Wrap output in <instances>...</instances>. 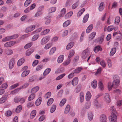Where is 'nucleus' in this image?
<instances>
[{"label":"nucleus","instance_id":"nucleus-58","mask_svg":"<svg viewBox=\"0 0 122 122\" xmlns=\"http://www.w3.org/2000/svg\"><path fill=\"white\" fill-rule=\"evenodd\" d=\"M94 105L97 107H98L100 106V105L97 100H95L94 102Z\"/></svg>","mask_w":122,"mask_h":122},{"label":"nucleus","instance_id":"nucleus-39","mask_svg":"<svg viewBox=\"0 0 122 122\" xmlns=\"http://www.w3.org/2000/svg\"><path fill=\"white\" fill-rule=\"evenodd\" d=\"M56 108V106L55 105H53L50 109V112L51 113H52L54 112Z\"/></svg>","mask_w":122,"mask_h":122},{"label":"nucleus","instance_id":"nucleus-18","mask_svg":"<svg viewBox=\"0 0 122 122\" xmlns=\"http://www.w3.org/2000/svg\"><path fill=\"white\" fill-rule=\"evenodd\" d=\"M97 85V82L96 80H94L91 83V86L93 88H96Z\"/></svg>","mask_w":122,"mask_h":122},{"label":"nucleus","instance_id":"nucleus-31","mask_svg":"<svg viewBox=\"0 0 122 122\" xmlns=\"http://www.w3.org/2000/svg\"><path fill=\"white\" fill-rule=\"evenodd\" d=\"M89 17V14H87L85 15L84 17L83 22L84 23L86 22L88 20Z\"/></svg>","mask_w":122,"mask_h":122},{"label":"nucleus","instance_id":"nucleus-47","mask_svg":"<svg viewBox=\"0 0 122 122\" xmlns=\"http://www.w3.org/2000/svg\"><path fill=\"white\" fill-rule=\"evenodd\" d=\"M33 51H32L30 49L27 50L25 52V55L26 56H29L30 55Z\"/></svg>","mask_w":122,"mask_h":122},{"label":"nucleus","instance_id":"nucleus-50","mask_svg":"<svg viewBox=\"0 0 122 122\" xmlns=\"http://www.w3.org/2000/svg\"><path fill=\"white\" fill-rule=\"evenodd\" d=\"M66 74L65 73L61 74L56 77V80H59L62 78Z\"/></svg>","mask_w":122,"mask_h":122},{"label":"nucleus","instance_id":"nucleus-17","mask_svg":"<svg viewBox=\"0 0 122 122\" xmlns=\"http://www.w3.org/2000/svg\"><path fill=\"white\" fill-rule=\"evenodd\" d=\"M36 95L34 93H32L28 97L29 101H31L34 99Z\"/></svg>","mask_w":122,"mask_h":122},{"label":"nucleus","instance_id":"nucleus-4","mask_svg":"<svg viewBox=\"0 0 122 122\" xmlns=\"http://www.w3.org/2000/svg\"><path fill=\"white\" fill-rule=\"evenodd\" d=\"M50 36L45 37L43 38L41 41V43L42 45H44L47 43L50 40Z\"/></svg>","mask_w":122,"mask_h":122},{"label":"nucleus","instance_id":"nucleus-6","mask_svg":"<svg viewBox=\"0 0 122 122\" xmlns=\"http://www.w3.org/2000/svg\"><path fill=\"white\" fill-rule=\"evenodd\" d=\"M15 63V60L14 59H11L10 60L9 63V67L10 69H11L14 67Z\"/></svg>","mask_w":122,"mask_h":122},{"label":"nucleus","instance_id":"nucleus-24","mask_svg":"<svg viewBox=\"0 0 122 122\" xmlns=\"http://www.w3.org/2000/svg\"><path fill=\"white\" fill-rule=\"evenodd\" d=\"M36 113V110H33L30 113V118L31 119L34 118L35 117Z\"/></svg>","mask_w":122,"mask_h":122},{"label":"nucleus","instance_id":"nucleus-15","mask_svg":"<svg viewBox=\"0 0 122 122\" xmlns=\"http://www.w3.org/2000/svg\"><path fill=\"white\" fill-rule=\"evenodd\" d=\"M73 14V12L72 11H71L67 13L65 16V18L67 19L70 18L72 16Z\"/></svg>","mask_w":122,"mask_h":122},{"label":"nucleus","instance_id":"nucleus-11","mask_svg":"<svg viewBox=\"0 0 122 122\" xmlns=\"http://www.w3.org/2000/svg\"><path fill=\"white\" fill-rule=\"evenodd\" d=\"M107 117L104 114L102 115L100 117V121L102 122H107Z\"/></svg>","mask_w":122,"mask_h":122},{"label":"nucleus","instance_id":"nucleus-34","mask_svg":"<svg viewBox=\"0 0 122 122\" xmlns=\"http://www.w3.org/2000/svg\"><path fill=\"white\" fill-rule=\"evenodd\" d=\"M30 71L28 70L27 71H24L21 74L22 77H24L27 76L29 73Z\"/></svg>","mask_w":122,"mask_h":122},{"label":"nucleus","instance_id":"nucleus-33","mask_svg":"<svg viewBox=\"0 0 122 122\" xmlns=\"http://www.w3.org/2000/svg\"><path fill=\"white\" fill-rule=\"evenodd\" d=\"M116 51V49L115 48H112L111 50L110 55V56H112L115 53Z\"/></svg>","mask_w":122,"mask_h":122},{"label":"nucleus","instance_id":"nucleus-59","mask_svg":"<svg viewBox=\"0 0 122 122\" xmlns=\"http://www.w3.org/2000/svg\"><path fill=\"white\" fill-rule=\"evenodd\" d=\"M43 67V65L42 64L38 66L36 68V71H38L41 69Z\"/></svg>","mask_w":122,"mask_h":122},{"label":"nucleus","instance_id":"nucleus-53","mask_svg":"<svg viewBox=\"0 0 122 122\" xmlns=\"http://www.w3.org/2000/svg\"><path fill=\"white\" fill-rule=\"evenodd\" d=\"M31 2V0H27L24 3V5L26 7L28 6Z\"/></svg>","mask_w":122,"mask_h":122},{"label":"nucleus","instance_id":"nucleus-32","mask_svg":"<svg viewBox=\"0 0 122 122\" xmlns=\"http://www.w3.org/2000/svg\"><path fill=\"white\" fill-rule=\"evenodd\" d=\"M56 10V8L55 7L50 8L48 10V11L50 13L54 12Z\"/></svg>","mask_w":122,"mask_h":122},{"label":"nucleus","instance_id":"nucleus-8","mask_svg":"<svg viewBox=\"0 0 122 122\" xmlns=\"http://www.w3.org/2000/svg\"><path fill=\"white\" fill-rule=\"evenodd\" d=\"M78 81V78L77 77H75L71 81L72 84L74 86H76L77 84Z\"/></svg>","mask_w":122,"mask_h":122},{"label":"nucleus","instance_id":"nucleus-46","mask_svg":"<svg viewBox=\"0 0 122 122\" xmlns=\"http://www.w3.org/2000/svg\"><path fill=\"white\" fill-rule=\"evenodd\" d=\"M13 52L12 50L11 49H8L6 51V54L9 55L12 54Z\"/></svg>","mask_w":122,"mask_h":122},{"label":"nucleus","instance_id":"nucleus-5","mask_svg":"<svg viewBox=\"0 0 122 122\" xmlns=\"http://www.w3.org/2000/svg\"><path fill=\"white\" fill-rule=\"evenodd\" d=\"M35 26L34 25H30L25 30V31L26 32L28 33L33 31L35 28Z\"/></svg>","mask_w":122,"mask_h":122},{"label":"nucleus","instance_id":"nucleus-62","mask_svg":"<svg viewBox=\"0 0 122 122\" xmlns=\"http://www.w3.org/2000/svg\"><path fill=\"white\" fill-rule=\"evenodd\" d=\"M114 27L113 26H110L107 27V30L108 31H110L112 30L114 28Z\"/></svg>","mask_w":122,"mask_h":122},{"label":"nucleus","instance_id":"nucleus-26","mask_svg":"<svg viewBox=\"0 0 122 122\" xmlns=\"http://www.w3.org/2000/svg\"><path fill=\"white\" fill-rule=\"evenodd\" d=\"M71 23V21L68 20L65 21L63 23V26L64 27H66L69 25Z\"/></svg>","mask_w":122,"mask_h":122},{"label":"nucleus","instance_id":"nucleus-28","mask_svg":"<svg viewBox=\"0 0 122 122\" xmlns=\"http://www.w3.org/2000/svg\"><path fill=\"white\" fill-rule=\"evenodd\" d=\"M74 45L73 42H71L69 43L66 46V49L69 50L72 48Z\"/></svg>","mask_w":122,"mask_h":122},{"label":"nucleus","instance_id":"nucleus-43","mask_svg":"<svg viewBox=\"0 0 122 122\" xmlns=\"http://www.w3.org/2000/svg\"><path fill=\"white\" fill-rule=\"evenodd\" d=\"M54 101V99L52 98H50L48 101L47 103V105L48 106L51 105L53 102Z\"/></svg>","mask_w":122,"mask_h":122},{"label":"nucleus","instance_id":"nucleus-22","mask_svg":"<svg viewBox=\"0 0 122 122\" xmlns=\"http://www.w3.org/2000/svg\"><path fill=\"white\" fill-rule=\"evenodd\" d=\"M39 87L38 86H36L32 88L31 90V92L33 93H36L39 90Z\"/></svg>","mask_w":122,"mask_h":122},{"label":"nucleus","instance_id":"nucleus-16","mask_svg":"<svg viewBox=\"0 0 122 122\" xmlns=\"http://www.w3.org/2000/svg\"><path fill=\"white\" fill-rule=\"evenodd\" d=\"M93 27L92 24L90 25L86 29V32L87 33H89L92 30Z\"/></svg>","mask_w":122,"mask_h":122},{"label":"nucleus","instance_id":"nucleus-21","mask_svg":"<svg viewBox=\"0 0 122 122\" xmlns=\"http://www.w3.org/2000/svg\"><path fill=\"white\" fill-rule=\"evenodd\" d=\"M42 99L40 97L38 98L36 100L35 102V104L37 106H38L40 105Z\"/></svg>","mask_w":122,"mask_h":122},{"label":"nucleus","instance_id":"nucleus-51","mask_svg":"<svg viewBox=\"0 0 122 122\" xmlns=\"http://www.w3.org/2000/svg\"><path fill=\"white\" fill-rule=\"evenodd\" d=\"M22 107L21 105L18 106L17 107L16 109V112L18 113L20 112L21 110Z\"/></svg>","mask_w":122,"mask_h":122},{"label":"nucleus","instance_id":"nucleus-61","mask_svg":"<svg viewBox=\"0 0 122 122\" xmlns=\"http://www.w3.org/2000/svg\"><path fill=\"white\" fill-rule=\"evenodd\" d=\"M100 64L103 68L106 66V64L105 61L103 60H102L100 62Z\"/></svg>","mask_w":122,"mask_h":122},{"label":"nucleus","instance_id":"nucleus-25","mask_svg":"<svg viewBox=\"0 0 122 122\" xmlns=\"http://www.w3.org/2000/svg\"><path fill=\"white\" fill-rule=\"evenodd\" d=\"M70 106L69 105H67L66 106L65 108L64 113L65 114H66L68 113L70 109Z\"/></svg>","mask_w":122,"mask_h":122},{"label":"nucleus","instance_id":"nucleus-35","mask_svg":"<svg viewBox=\"0 0 122 122\" xmlns=\"http://www.w3.org/2000/svg\"><path fill=\"white\" fill-rule=\"evenodd\" d=\"M82 69V68L79 67L74 70L73 72L74 73H77L80 72Z\"/></svg>","mask_w":122,"mask_h":122},{"label":"nucleus","instance_id":"nucleus-12","mask_svg":"<svg viewBox=\"0 0 122 122\" xmlns=\"http://www.w3.org/2000/svg\"><path fill=\"white\" fill-rule=\"evenodd\" d=\"M92 95L90 92L89 91L87 92L86 94V100L88 101L90 99Z\"/></svg>","mask_w":122,"mask_h":122},{"label":"nucleus","instance_id":"nucleus-3","mask_svg":"<svg viewBox=\"0 0 122 122\" xmlns=\"http://www.w3.org/2000/svg\"><path fill=\"white\" fill-rule=\"evenodd\" d=\"M110 119L112 122H116L117 121V117L116 112H112L110 116Z\"/></svg>","mask_w":122,"mask_h":122},{"label":"nucleus","instance_id":"nucleus-10","mask_svg":"<svg viewBox=\"0 0 122 122\" xmlns=\"http://www.w3.org/2000/svg\"><path fill=\"white\" fill-rule=\"evenodd\" d=\"M29 84L27 83H26L24 84L23 86L22 87H20L17 89L14 90V91L12 92L11 93H14L16 92L18 90H20L22 89V88H25L27 87L29 85Z\"/></svg>","mask_w":122,"mask_h":122},{"label":"nucleus","instance_id":"nucleus-9","mask_svg":"<svg viewBox=\"0 0 122 122\" xmlns=\"http://www.w3.org/2000/svg\"><path fill=\"white\" fill-rule=\"evenodd\" d=\"M104 99L107 102H110L111 101L110 97L109 94L107 93L104 94Z\"/></svg>","mask_w":122,"mask_h":122},{"label":"nucleus","instance_id":"nucleus-7","mask_svg":"<svg viewBox=\"0 0 122 122\" xmlns=\"http://www.w3.org/2000/svg\"><path fill=\"white\" fill-rule=\"evenodd\" d=\"M16 42L15 41H10L6 43L4 45V46L7 47H11L15 44Z\"/></svg>","mask_w":122,"mask_h":122},{"label":"nucleus","instance_id":"nucleus-1","mask_svg":"<svg viewBox=\"0 0 122 122\" xmlns=\"http://www.w3.org/2000/svg\"><path fill=\"white\" fill-rule=\"evenodd\" d=\"M114 77V79H115ZM120 82V81L118 78L114 80L112 83L110 82H108V90L109 91L111 90L113 87L114 88L117 87L119 85Z\"/></svg>","mask_w":122,"mask_h":122},{"label":"nucleus","instance_id":"nucleus-54","mask_svg":"<svg viewBox=\"0 0 122 122\" xmlns=\"http://www.w3.org/2000/svg\"><path fill=\"white\" fill-rule=\"evenodd\" d=\"M11 38V36H7L3 38L2 41H7L10 40L12 39Z\"/></svg>","mask_w":122,"mask_h":122},{"label":"nucleus","instance_id":"nucleus-55","mask_svg":"<svg viewBox=\"0 0 122 122\" xmlns=\"http://www.w3.org/2000/svg\"><path fill=\"white\" fill-rule=\"evenodd\" d=\"M39 35L37 34L34 35L32 38V41H36L38 39L39 37Z\"/></svg>","mask_w":122,"mask_h":122},{"label":"nucleus","instance_id":"nucleus-13","mask_svg":"<svg viewBox=\"0 0 122 122\" xmlns=\"http://www.w3.org/2000/svg\"><path fill=\"white\" fill-rule=\"evenodd\" d=\"M94 51L96 53H97L99 51H101L102 49L100 46H97L95 47L94 49Z\"/></svg>","mask_w":122,"mask_h":122},{"label":"nucleus","instance_id":"nucleus-14","mask_svg":"<svg viewBox=\"0 0 122 122\" xmlns=\"http://www.w3.org/2000/svg\"><path fill=\"white\" fill-rule=\"evenodd\" d=\"M103 40L104 39L103 37H100L96 39L95 41L96 43L101 44L102 42L103 41Z\"/></svg>","mask_w":122,"mask_h":122},{"label":"nucleus","instance_id":"nucleus-63","mask_svg":"<svg viewBox=\"0 0 122 122\" xmlns=\"http://www.w3.org/2000/svg\"><path fill=\"white\" fill-rule=\"evenodd\" d=\"M70 62V60L68 59L65 61L63 63V64L64 66H66L69 64Z\"/></svg>","mask_w":122,"mask_h":122},{"label":"nucleus","instance_id":"nucleus-52","mask_svg":"<svg viewBox=\"0 0 122 122\" xmlns=\"http://www.w3.org/2000/svg\"><path fill=\"white\" fill-rule=\"evenodd\" d=\"M33 43L32 42H30L26 45L24 46V48L25 49H27L30 48L32 45Z\"/></svg>","mask_w":122,"mask_h":122},{"label":"nucleus","instance_id":"nucleus-57","mask_svg":"<svg viewBox=\"0 0 122 122\" xmlns=\"http://www.w3.org/2000/svg\"><path fill=\"white\" fill-rule=\"evenodd\" d=\"M7 87V84L6 83H5L2 84L0 87V89H6Z\"/></svg>","mask_w":122,"mask_h":122},{"label":"nucleus","instance_id":"nucleus-19","mask_svg":"<svg viewBox=\"0 0 122 122\" xmlns=\"http://www.w3.org/2000/svg\"><path fill=\"white\" fill-rule=\"evenodd\" d=\"M45 24L46 25H48L50 24L51 21V19L49 16L46 17L45 18Z\"/></svg>","mask_w":122,"mask_h":122},{"label":"nucleus","instance_id":"nucleus-60","mask_svg":"<svg viewBox=\"0 0 122 122\" xmlns=\"http://www.w3.org/2000/svg\"><path fill=\"white\" fill-rule=\"evenodd\" d=\"M74 76V72H72L68 75L67 76V77L69 79H71L73 78Z\"/></svg>","mask_w":122,"mask_h":122},{"label":"nucleus","instance_id":"nucleus-2","mask_svg":"<svg viewBox=\"0 0 122 122\" xmlns=\"http://www.w3.org/2000/svg\"><path fill=\"white\" fill-rule=\"evenodd\" d=\"M90 53V49L87 48L84 50L82 52L81 55V58L84 59H86L88 57Z\"/></svg>","mask_w":122,"mask_h":122},{"label":"nucleus","instance_id":"nucleus-44","mask_svg":"<svg viewBox=\"0 0 122 122\" xmlns=\"http://www.w3.org/2000/svg\"><path fill=\"white\" fill-rule=\"evenodd\" d=\"M52 46L51 43H49L46 44L44 47V49L46 50H48Z\"/></svg>","mask_w":122,"mask_h":122},{"label":"nucleus","instance_id":"nucleus-29","mask_svg":"<svg viewBox=\"0 0 122 122\" xmlns=\"http://www.w3.org/2000/svg\"><path fill=\"white\" fill-rule=\"evenodd\" d=\"M80 98L81 102H82L84 99V95L83 92H81L80 93Z\"/></svg>","mask_w":122,"mask_h":122},{"label":"nucleus","instance_id":"nucleus-30","mask_svg":"<svg viewBox=\"0 0 122 122\" xmlns=\"http://www.w3.org/2000/svg\"><path fill=\"white\" fill-rule=\"evenodd\" d=\"M56 50V48L55 47H54L52 48L51 49L50 52L49 54L52 55L54 54Z\"/></svg>","mask_w":122,"mask_h":122},{"label":"nucleus","instance_id":"nucleus-42","mask_svg":"<svg viewBox=\"0 0 122 122\" xmlns=\"http://www.w3.org/2000/svg\"><path fill=\"white\" fill-rule=\"evenodd\" d=\"M75 52L73 50H71L68 55V58L70 59L74 55Z\"/></svg>","mask_w":122,"mask_h":122},{"label":"nucleus","instance_id":"nucleus-40","mask_svg":"<svg viewBox=\"0 0 122 122\" xmlns=\"http://www.w3.org/2000/svg\"><path fill=\"white\" fill-rule=\"evenodd\" d=\"M7 98L5 97H3L0 99V103H4L6 100Z\"/></svg>","mask_w":122,"mask_h":122},{"label":"nucleus","instance_id":"nucleus-56","mask_svg":"<svg viewBox=\"0 0 122 122\" xmlns=\"http://www.w3.org/2000/svg\"><path fill=\"white\" fill-rule=\"evenodd\" d=\"M19 85L18 83H16L15 84H14L11 86L10 87V90H12L14 89L16 87L18 86Z\"/></svg>","mask_w":122,"mask_h":122},{"label":"nucleus","instance_id":"nucleus-64","mask_svg":"<svg viewBox=\"0 0 122 122\" xmlns=\"http://www.w3.org/2000/svg\"><path fill=\"white\" fill-rule=\"evenodd\" d=\"M63 93V90H61L59 92L58 94L57 97H61Z\"/></svg>","mask_w":122,"mask_h":122},{"label":"nucleus","instance_id":"nucleus-37","mask_svg":"<svg viewBox=\"0 0 122 122\" xmlns=\"http://www.w3.org/2000/svg\"><path fill=\"white\" fill-rule=\"evenodd\" d=\"M51 71V69L50 68H48L46 69L44 71L43 74V75L44 76L46 75L50 72Z\"/></svg>","mask_w":122,"mask_h":122},{"label":"nucleus","instance_id":"nucleus-45","mask_svg":"<svg viewBox=\"0 0 122 122\" xmlns=\"http://www.w3.org/2000/svg\"><path fill=\"white\" fill-rule=\"evenodd\" d=\"M66 101V99H63L60 102V105L61 107H62L65 103Z\"/></svg>","mask_w":122,"mask_h":122},{"label":"nucleus","instance_id":"nucleus-41","mask_svg":"<svg viewBox=\"0 0 122 122\" xmlns=\"http://www.w3.org/2000/svg\"><path fill=\"white\" fill-rule=\"evenodd\" d=\"M98 86L99 89L101 90H103L104 88L103 85L102 83L100 81L98 83Z\"/></svg>","mask_w":122,"mask_h":122},{"label":"nucleus","instance_id":"nucleus-23","mask_svg":"<svg viewBox=\"0 0 122 122\" xmlns=\"http://www.w3.org/2000/svg\"><path fill=\"white\" fill-rule=\"evenodd\" d=\"M96 35V33L95 32H93L89 36V40L92 39L95 37Z\"/></svg>","mask_w":122,"mask_h":122},{"label":"nucleus","instance_id":"nucleus-27","mask_svg":"<svg viewBox=\"0 0 122 122\" xmlns=\"http://www.w3.org/2000/svg\"><path fill=\"white\" fill-rule=\"evenodd\" d=\"M64 59V56L62 55L60 56L58 58L57 62L59 63H61L63 61Z\"/></svg>","mask_w":122,"mask_h":122},{"label":"nucleus","instance_id":"nucleus-36","mask_svg":"<svg viewBox=\"0 0 122 122\" xmlns=\"http://www.w3.org/2000/svg\"><path fill=\"white\" fill-rule=\"evenodd\" d=\"M120 17L119 16L116 17L115 18V23L117 25H118L119 24V23L120 21Z\"/></svg>","mask_w":122,"mask_h":122},{"label":"nucleus","instance_id":"nucleus-48","mask_svg":"<svg viewBox=\"0 0 122 122\" xmlns=\"http://www.w3.org/2000/svg\"><path fill=\"white\" fill-rule=\"evenodd\" d=\"M85 9L83 8L81 10L78 12L77 15V16H80L84 11Z\"/></svg>","mask_w":122,"mask_h":122},{"label":"nucleus","instance_id":"nucleus-49","mask_svg":"<svg viewBox=\"0 0 122 122\" xmlns=\"http://www.w3.org/2000/svg\"><path fill=\"white\" fill-rule=\"evenodd\" d=\"M50 31L49 29H46L41 33V35H46Z\"/></svg>","mask_w":122,"mask_h":122},{"label":"nucleus","instance_id":"nucleus-20","mask_svg":"<svg viewBox=\"0 0 122 122\" xmlns=\"http://www.w3.org/2000/svg\"><path fill=\"white\" fill-rule=\"evenodd\" d=\"M25 60L23 58H21L18 61L17 65L18 66L21 65L24 63Z\"/></svg>","mask_w":122,"mask_h":122},{"label":"nucleus","instance_id":"nucleus-38","mask_svg":"<svg viewBox=\"0 0 122 122\" xmlns=\"http://www.w3.org/2000/svg\"><path fill=\"white\" fill-rule=\"evenodd\" d=\"M104 3L103 2H102L100 4L99 7V11H102L104 8Z\"/></svg>","mask_w":122,"mask_h":122}]
</instances>
